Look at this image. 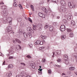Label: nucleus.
I'll return each instance as SVG.
<instances>
[{"label":"nucleus","instance_id":"20e7f679","mask_svg":"<svg viewBox=\"0 0 77 77\" xmlns=\"http://www.w3.org/2000/svg\"><path fill=\"white\" fill-rule=\"evenodd\" d=\"M68 6L70 8V9H72V8H75V6L73 4L70 2H68Z\"/></svg>","mask_w":77,"mask_h":77},{"label":"nucleus","instance_id":"2eb2a0df","mask_svg":"<svg viewBox=\"0 0 77 77\" xmlns=\"http://www.w3.org/2000/svg\"><path fill=\"white\" fill-rule=\"evenodd\" d=\"M13 6L14 7H17V6H18V5L17 4V1L16 0L14 1Z\"/></svg>","mask_w":77,"mask_h":77},{"label":"nucleus","instance_id":"e433bc0d","mask_svg":"<svg viewBox=\"0 0 77 77\" xmlns=\"http://www.w3.org/2000/svg\"><path fill=\"white\" fill-rule=\"evenodd\" d=\"M19 6L20 8V9H23V7H22V6H21V4H19Z\"/></svg>","mask_w":77,"mask_h":77},{"label":"nucleus","instance_id":"5fc2aeb1","mask_svg":"<svg viewBox=\"0 0 77 77\" xmlns=\"http://www.w3.org/2000/svg\"><path fill=\"white\" fill-rule=\"evenodd\" d=\"M5 61H4V62L3 63L2 65H5Z\"/></svg>","mask_w":77,"mask_h":77},{"label":"nucleus","instance_id":"de8ad7c7","mask_svg":"<svg viewBox=\"0 0 77 77\" xmlns=\"http://www.w3.org/2000/svg\"><path fill=\"white\" fill-rule=\"evenodd\" d=\"M71 73V71H68L67 72V74H68L69 75Z\"/></svg>","mask_w":77,"mask_h":77},{"label":"nucleus","instance_id":"4d7b16f0","mask_svg":"<svg viewBox=\"0 0 77 77\" xmlns=\"http://www.w3.org/2000/svg\"><path fill=\"white\" fill-rule=\"evenodd\" d=\"M0 5H3V4H4V3H3V2H2L0 3Z\"/></svg>","mask_w":77,"mask_h":77},{"label":"nucleus","instance_id":"473e14b6","mask_svg":"<svg viewBox=\"0 0 77 77\" xmlns=\"http://www.w3.org/2000/svg\"><path fill=\"white\" fill-rule=\"evenodd\" d=\"M31 8L32 9V11H34V8L33 7V6L32 5H31Z\"/></svg>","mask_w":77,"mask_h":77},{"label":"nucleus","instance_id":"c756f323","mask_svg":"<svg viewBox=\"0 0 77 77\" xmlns=\"http://www.w3.org/2000/svg\"><path fill=\"white\" fill-rule=\"evenodd\" d=\"M38 26L39 27H42V24L41 23H38Z\"/></svg>","mask_w":77,"mask_h":77},{"label":"nucleus","instance_id":"a211bd4d","mask_svg":"<svg viewBox=\"0 0 77 77\" xmlns=\"http://www.w3.org/2000/svg\"><path fill=\"white\" fill-rule=\"evenodd\" d=\"M12 30V27L11 26H8L7 27V30L8 32H10Z\"/></svg>","mask_w":77,"mask_h":77},{"label":"nucleus","instance_id":"f704fd0d","mask_svg":"<svg viewBox=\"0 0 77 77\" xmlns=\"http://www.w3.org/2000/svg\"><path fill=\"white\" fill-rule=\"evenodd\" d=\"M67 19L68 20H71V16H67Z\"/></svg>","mask_w":77,"mask_h":77},{"label":"nucleus","instance_id":"72a5a7b5","mask_svg":"<svg viewBox=\"0 0 77 77\" xmlns=\"http://www.w3.org/2000/svg\"><path fill=\"white\" fill-rule=\"evenodd\" d=\"M66 30L68 32H70L71 31V29H66Z\"/></svg>","mask_w":77,"mask_h":77},{"label":"nucleus","instance_id":"f03ea898","mask_svg":"<svg viewBox=\"0 0 77 77\" xmlns=\"http://www.w3.org/2000/svg\"><path fill=\"white\" fill-rule=\"evenodd\" d=\"M23 36L24 38H27V36H29V38H32V34L28 32V35L26 32H23Z\"/></svg>","mask_w":77,"mask_h":77},{"label":"nucleus","instance_id":"c85d7f7f","mask_svg":"<svg viewBox=\"0 0 77 77\" xmlns=\"http://www.w3.org/2000/svg\"><path fill=\"white\" fill-rule=\"evenodd\" d=\"M72 55L73 56H75V58H77V54L76 53H74L72 54Z\"/></svg>","mask_w":77,"mask_h":77},{"label":"nucleus","instance_id":"bf43d9fd","mask_svg":"<svg viewBox=\"0 0 77 77\" xmlns=\"http://www.w3.org/2000/svg\"><path fill=\"white\" fill-rule=\"evenodd\" d=\"M53 55L52 56V57H54V52H53Z\"/></svg>","mask_w":77,"mask_h":77},{"label":"nucleus","instance_id":"680f3d73","mask_svg":"<svg viewBox=\"0 0 77 77\" xmlns=\"http://www.w3.org/2000/svg\"><path fill=\"white\" fill-rule=\"evenodd\" d=\"M56 66L57 67H58L59 68H60V66H59L58 65H56Z\"/></svg>","mask_w":77,"mask_h":77},{"label":"nucleus","instance_id":"ddd939ff","mask_svg":"<svg viewBox=\"0 0 77 77\" xmlns=\"http://www.w3.org/2000/svg\"><path fill=\"white\" fill-rule=\"evenodd\" d=\"M60 3L62 5V6H65V5H66L65 2L63 0L60 1Z\"/></svg>","mask_w":77,"mask_h":77},{"label":"nucleus","instance_id":"b1692460","mask_svg":"<svg viewBox=\"0 0 77 77\" xmlns=\"http://www.w3.org/2000/svg\"><path fill=\"white\" fill-rule=\"evenodd\" d=\"M32 26H33V30H36V26L33 25H32Z\"/></svg>","mask_w":77,"mask_h":77},{"label":"nucleus","instance_id":"ea45409f","mask_svg":"<svg viewBox=\"0 0 77 77\" xmlns=\"http://www.w3.org/2000/svg\"><path fill=\"white\" fill-rule=\"evenodd\" d=\"M20 64L23 66H26V64H25V63H21Z\"/></svg>","mask_w":77,"mask_h":77},{"label":"nucleus","instance_id":"338daca9","mask_svg":"<svg viewBox=\"0 0 77 77\" xmlns=\"http://www.w3.org/2000/svg\"><path fill=\"white\" fill-rule=\"evenodd\" d=\"M10 54H7V56H8H8H9Z\"/></svg>","mask_w":77,"mask_h":77},{"label":"nucleus","instance_id":"603ef678","mask_svg":"<svg viewBox=\"0 0 77 77\" xmlns=\"http://www.w3.org/2000/svg\"><path fill=\"white\" fill-rule=\"evenodd\" d=\"M63 22H64V23H66V20L64 19L63 20Z\"/></svg>","mask_w":77,"mask_h":77},{"label":"nucleus","instance_id":"423d86ee","mask_svg":"<svg viewBox=\"0 0 77 77\" xmlns=\"http://www.w3.org/2000/svg\"><path fill=\"white\" fill-rule=\"evenodd\" d=\"M64 59L66 61L65 62L66 64L67 65L68 62L67 61L68 60V55H64Z\"/></svg>","mask_w":77,"mask_h":77},{"label":"nucleus","instance_id":"6e6552de","mask_svg":"<svg viewBox=\"0 0 77 77\" xmlns=\"http://www.w3.org/2000/svg\"><path fill=\"white\" fill-rule=\"evenodd\" d=\"M61 10L62 11V12H66V8L64 7V6H62L61 7Z\"/></svg>","mask_w":77,"mask_h":77},{"label":"nucleus","instance_id":"393cba45","mask_svg":"<svg viewBox=\"0 0 77 77\" xmlns=\"http://www.w3.org/2000/svg\"><path fill=\"white\" fill-rule=\"evenodd\" d=\"M44 48H45V47L44 46H42L41 48H40L39 49L40 50H44Z\"/></svg>","mask_w":77,"mask_h":77},{"label":"nucleus","instance_id":"6ab92c4d","mask_svg":"<svg viewBox=\"0 0 77 77\" xmlns=\"http://www.w3.org/2000/svg\"><path fill=\"white\" fill-rule=\"evenodd\" d=\"M56 53L58 55H60L61 54V51L60 50L56 51Z\"/></svg>","mask_w":77,"mask_h":77},{"label":"nucleus","instance_id":"9d476101","mask_svg":"<svg viewBox=\"0 0 77 77\" xmlns=\"http://www.w3.org/2000/svg\"><path fill=\"white\" fill-rule=\"evenodd\" d=\"M27 31H29V32H30L31 33H34V31H33V29H32V28L30 27H28L27 28Z\"/></svg>","mask_w":77,"mask_h":77},{"label":"nucleus","instance_id":"774afa93","mask_svg":"<svg viewBox=\"0 0 77 77\" xmlns=\"http://www.w3.org/2000/svg\"><path fill=\"white\" fill-rule=\"evenodd\" d=\"M16 77H20V76H19V75H18L16 76Z\"/></svg>","mask_w":77,"mask_h":77},{"label":"nucleus","instance_id":"cd10ccee","mask_svg":"<svg viewBox=\"0 0 77 77\" xmlns=\"http://www.w3.org/2000/svg\"><path fill=\"white\" fill-rule=\"evenodd\" d=\"M69 36L70 38H72V37L74 36V34L72 33H70L69 35Z\"/></svg>","mask_w":77,"mask_h":77},{"label":"nucleus","instance_id":"e2e57ef3","mask_svg":"<svg viewBox=\"0 0 77 77\" xmlns=\"http://www.w3.org/2000/svg\"><path fill=\"white\" fill-rule=\"evenodd\" d=\"M18 47H19V48H20V49H21V47H20V45H18Z\"/></svg>","mask_w":77,"mask_h":77},{"label":"nucleus","instance_id":"49530a36","mask_svg":"<svg viewBox=\"0 0 77 77\" xmlns=\"http://www.w3.org/2000/svg\"><path fill=\"white\" fill-rule=\"evenodd\" d=\"M42 27H40L38 28L39 30H40V31L42 30Z\"/></svg>","mask_w":77,"mask_h":77},{"label":"nucleus","instance_id":"79ce46f5","mask_svg":"<svg viewBox=\"0 0 77 77\" xmlns=\"http://www.w3.org/2000/svg\"><path fill=\"white\" fill-rule=\"evenodd\" d=\"M48 72L49 74H51V70H49L48 71Z\"/></svg>","mask_w":77,"mask_h":77},{"label":"nucleus","instance_id":"7c9ffc66","mask_svg":"<svg viewBox=\"0 0 77 77\" xmlns=\"http://www.w3.org/2000/svg\"><path fill=\"white\" fill-rule=\"evenodd\" d=\"M71 24L72 25V26H74L75 25V22L73 20L72 21L71 23Z\"/></svg>","mask_w":77,"mask_h":77},{"label":"nucleus","instance_id":"8fccbe9b","mask_svg":"<svg viewBox=\"0 0 77 77\" xmlns=\"http://www.w3.org/2000/svg\"><path fill=\"white\" fill-rule=\"evenodd\" d=\"M74 50L75 51L77 52V47H75L74 49Z\"/></svg>","mask_w":77,"mask_h":77},{"label":"nucleus","instance_id":"a878e982","mask_svg":"<svg viewBox=\"0 0 77 77\" xmlns=\"http://www.w3.org/2000/svg\"><path fill=\"white\" fill-rule=\"evenodd\" d=\"M61 38L62 39H65V38H66V35H62Z\"/></svg>","mask_w":77,"mask_h":77},{"label":"nucleus","instance_id":"f3484780","mask_svg":"<svg viewBox=\"0 0 77 77\" xmlns=\"http://www.w3.org/2000/svg\"><path fill=\"white\" fill-rule=\"evenodd\" d=\"M42 10L44 11L45 12H47V10L46 9V8L45 7H43L42 8Z\"/></svg>","mask_w":77,"mask_h":77},{"label":"nucleus","instance_id":"864d4df0","mask_svg":"<svg viewBox=\"0 0 77 77\" xmlns=\"http://www.w3.org/2000/svg\"><path fill=\"white\" fill-rule=\"evenodd\" d=\"M14 57L12 56H10L9 57V59H13Z\"/></svg>","mask_w":77,"mask_h":77},{"label":"nucleus","instance_id":"4468645a","mask_svg":"<svg viewBox=\"0 0 77 77\" xmlns=\"http://www.w3.org/2000/svg\"><path fill=\"white\" fill-rule=\"evenodd\" d=\"M8 52L10 54H13V53H14V51L12 50V49H10L8 51Z\"/></svg>","mask_w":77,"mask_h":77},{"label":"nucleus","instance_id":"4c0bfd02","mask_svg":"<svg viewBox=\"0 0 77 77\" xmlns=\"http://www.w3.org/2000/svg\"><path fill=\"white\" fill-rule=\"evenodd\" d=\"M45 58H43L42 60V62H45Z\"/></svg>","mask_w":77,"mask_h":77},{"label":"nucleus","instance_id":"aec40b11","mask_svg":"<svg viewBox=\"0 0 77 77\" xmlns=\"http://www.w3.org/2000/svg\"><path fill=\"white\" fill-rule=\"evenodd\" d=\"M51 2H53V3H57L58 2V0H51Z\"/></svg>","mask_w":77,"mask_h":77},{"label":"nucleus","instance_id":"4be33fe9","mask_svg":"<svg viewBox=\"0 0 77 77\" xmlns=\"http://www.w3.org/2000/svg\"><path fill=\"white\" fill-rule=\"evenodd\" d=\"M42 69L39 70V71L38 72V74L39 75H41L42 74Z\"/></svg>","mask_w":77,"mask_h":77},{"label":"nucleus","instance_id":"09e8293b","mask_svg":"<svg viewBox=\"0 0 77 77\" xmlns=\"http://www.w3.org/2000/svg\"><path fill=\"white\" fill-rule=\"evenodd\" d=\"M22 20V19H21V18H20L18 20V21H19V22H21Z\"/></svg>","mask_w":77,"mask_h":77},{"label":"nucleus","instance_id":"a19ab883","mask_svg":"<svg viewBox=\"0 0 77 77\" xmlns=\"http://www.w3.org/2000/svg\"><path fill=\"white\" fill-rule=\"evenodd\" d=\"M48 27V26L47 25H45V29H47Z\"/></svg>","mask_w":77,"mask_h":77},{"label":"nucleus","instance_id":"dca6fc26","mask_svg":"<svg viewBox=\"0 0 77 77\" xmlns=\"http://www.w3.org/2000/svg\"><path fill=\"white\" fill-rule=\"evenodd\" d=\"M19 32L20 34H23L24 33V31H23L22 29H20L19 31Z\"/></svg>","mask_w":77,"mask_h":77},{"label":"nucleus","instance_id":"1a4fd4ad","mask_svg":"<svg viewBox=\"0 0 77 77\" xmlns=\"http://www.w3.org/2000/svg\"><path fill=\"white\" fill-rule=\"evenodd\" d=\"M8 21L10 24H12V18L11 17H8Z\"/></svg>","mask_w":77,"mask_h":77},{"label":"nucleus","instance_id":"37998d69","mask_svg":"<svg viewBox=\"0 0 77 77\" xmlns=\"http://www.w3.org/2000/svg\"><path fill=\"white\" fill-rule=\"evenodd\" d=\"M16 40H17V39H16L15 40H13V42L14 43V44L16 43V42H17Z\"/></svg>","mask_w":77,"mask_h":77},{"label":"nucleus","instance_id":"13d9d810","mask_svg":"<svg viewBox=\"0 0 77 77\" xmlns=\"http://www.w3.org/2000/svg\"><path fill=\"white\" fill-rule=\"evenodd\" d=\"M57 62H60V60H57Z\"/></svg>","mask_w":77,"mask_h":77},{"label":"nucleus","instance_id":"c9c22d12","mask_svg":"<svg viewBox=\"0 0 77 77\" xmlns=\"http://www.w3.org/2000/svg\"><path fill=\"white\" fill-rule=\"evenodd\" d=\"M41 37L42 38V39H45L46 38H47V37H46V36L43 35H41Z\"/></svg>","mask_w":77,"mask_h":77},{"label":"nucleus","instance_id":"412c9836","mask_svg":"<svg viewBox=\"0 0 77 77\" xmlns=\"http://www.w3.org/2000/svg\"><path fill=\"white\" fill-rule=\"evenodd\" d=\"M53 26H50L49 27V30H50V31H51V32H52L53 31Z\"/></svg>","mask_w":77,"mask_h":77},{"label":"nucleus","instance_id":"58836bf2","mask_svg":"<svg viewBox=\"0 0 77 77\" xmlns=\"http://www.w3.org/2000/svg\"><path fill=\"white\" fill-rule=\"evenodd\" d=\"M53 24L54 26H56L57 24V23L56 22H54L53 23Z\"/></svg>","mask_w":77,"mask_h":77},{"label":"nucleus","instance_id":"39448f33","mask_svg":"<svg viewBox=\"0 0 77 77\" xmlns=\"http://www.w3.org/2000/svg\"><path fill=\"white\" fill-rule=\"evenodd\" d=\"M60 30L62 32H63L65 30V26L64 25H62L60 28Z\"/></svg>","mask_w":77,"mask_h":77},{"label":"nucleus","instance_id":"6e6d98bb","mask_svg":"<svg viewBox=\"0 0 77 77\" xmlns=\"http://www.w3.org/2000/svg\"><path fill=\"white\" fill-rule=\"evenodd\" d=\"M57 19H59V18H60V17L57 16Z\"/></svg>","mask_w":77,"mask_h":77},{"label":"nucleus","instance_id":"2f4dec72","mask_svg":"<svg viewBox=\"0 0 77 77\" xmlns=\"http://www.w3.org/2000/svg\"><path fill=\"white\" fill-rule=\"evenodd\" d=\"M16 41L19 44H21V42L20 41V40H19L18 39H17V40H16Z\"/></svg>","mask_w":77,"mask_h":77},{"label":"nucleus","instance_id":"0eeeda50","mask_svg":"<svg viewBox=\"0 0 77 77\" xmlns=\"http://www.w3.org/2000/svg\"><path fill=\"white\" fill-rule=\"evenodd\" d=\"M35 44L37 45L40 44V45H42L43 44V42L42 41H40L39 40L37 41L36 42H35Z\"/></svg>","mask_w":77,"mask_h":77},{"label":"nucleus","instance_id":"c03bdc74","mask_svg":"<svg viewBox=\"0 0 77 77\" xmlns=\"http://www.w3.org/2000/svg\"><path fill=\"white\" fill-rule=\"evenodd\" d=\"M8 32V33H9V34H10V33H13V31H12V30H11L10 31V32Z\"/></svg>","mask_w":77,"mask_h":77},{"label":"nucleus","instance_id":"a18cd8bd","mask_svg":"<svg viewBox=\"0 0 77 77\" xmlns=\"http://www.w3.org/2000/svg\"><path fill=\"white\" fill-rule=\"evenodd\" d=\"M28 20H29V21H30V23H32V19H30V18H29Z\"/></svg>","mask_w":77,"mask_h":77},{"label":"nucleus","instance_id":"3c124183","mask_svg":"<svg viewBox=\"0 0 77 77\" xmlns=\"http://www.w3.org/2000/svg\"><path fill=\"white\" fill-rule=\"evenodd\" d=\"M26 57H27L28 58H31V57H30V55H27V56H26Z\"/></svg>","mask_w":77,"mask_h":77},{"label":"nucleus","instance_id":"f8f14e48","mask_svg":"<svg viewBox=\"0 0 77 77\" xmlns=\"http://www.w3.org/2000/svg\"><path fill=\"white\" fill-rule=\"evenodd\" d=\"M8 18L5 17L3 18V23H6V22L8 21Z\"/></svg>","mask_w":77,"mask_h":77},{"label":"nucleus","instance_id":"0e129e2a","mask_svg":"<svg viewBox=\"0 0 77 77\" xmlns=\"http://www.w3.org/2000/svg\"><path fill=\"white\" fill-rule=\"evenodd\" d=\"M32 68H35V66H32Z\"/></svg>","mask_w":77,"mask_h":77},{"label":"nucleus","instance_id":"69168bd1","mask_svg":"<svg viewBox=\"0 0 77 77\" xmlns=\"http://www.w3.org/2000/svg\"><path fill=\"white\" fill-rule=\"evenodd\" d=\"M48 11H50V10H51V9L49 8V7H48Z\"/></svg>","mask_w":77,"mask_h":77},{"label":"nucleus","instance_id":"bb28decb","mask_svg":"<svg viewBox=\"0 0 77 77\" xmlns=\"http://www.w3.org/2000/svg\"><path fill=\"white\" fill-rule=\"evenodd\" d=\"M9 68H13V65H12V64H10L9 65H8V66Z\"/></svg>","mask_w":77,"mask_h":77},{"label":"nucleus","instance_id":"9b49d317","mask_svg":"<svg viewBox=\"0 0 77 77\" xmlns=\"http://www.w3.org/2000/svg\"><path fill=\"white\" fill-rule=\"evenodd\" d=\"M38 15L39 17H42V18H44L45 17V15L43 14L42 13H38Z\"/></svg>","mask_w":77,"mask_h":77},{"label":"nucleus","instance_id":"052dcab7","mask_svg":"<svg viewBox=\"0 0 77 77\" xmlns=\"http://www.w3.org/2000/svg\"><path fill=\"white\" fill-rule=\"evenodd\" d=\"M62 75H63H63H65V73H63L62 74Z\"/></svg>","mask_w":77,"mask_h":77},{"label":"nucleus","instance_id":"f257e3e1","mask_svg":"<svg viewBox=\"0 0 77 77\" xmlns=\"http://www.w3.org/2000/svg\"><path fill=\"white\" fill-rule=\"evenodd\" d=\"M6 6H3L2 7V9H4L3 11V15H4V16H6V15H8V13H7V12L6 11Z\"/></svg>","mask_w":77,"mask_h":77},{"label":"nucleus","instance_id":"7ed1b4c3","mask_svg":"<svg viewBox=\"0 0 77 77\" xmlns=\"http://www.w3.org/2000/svg\"><path fill=\"white\" fill-rule=\"evenodd\" d=\"M20 76H22L23 77H30V76L29 75L26 76V74L24 73V71L22 72V73L20 74Z\"/></svg>","mask_w":77,"mask_h":77},{"label":"nucleus","instance_id":"5701e85b","mask_svg":"<svg viewBox=\"0 0 77 77\" xmlns=\"http://www.w3.org/2000/svg\"><path fill=\"white\" fill-rule=\"evenodd\" d=\"M75 69V67H71L69 68V70H71V71H74Z\"/></svg>","mask_w":77,"mask_h":77}]
</instances>
